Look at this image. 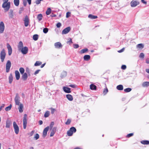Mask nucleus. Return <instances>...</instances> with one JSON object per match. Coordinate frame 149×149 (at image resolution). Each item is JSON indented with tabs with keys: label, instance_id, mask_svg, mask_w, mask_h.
<instances>
[{
	"label": "nucleus",
	"instance_id": "nucleus-14",
	"mask_svg": "<svg viewBox=\"0 0 149 149\" xmlns=\"http://www.w3.org/2000/svg\"><path fill=\"white\" fill-rule=\"evenodd\" d=\"M54 46L56 48H60L62 47V45L61 43L59 42H57L54 44Z\"/></svg>",
	"mask_w": 149,
	"mask_h": 149
},
{
	"label": "nucleus",
	"instance_id": "nucleus-51",
	"mask_svg": "<svg viewBox=\"0 0 149 149\" xmlns=\"http://www.w3.org/2000/svg\"><path fill=\"white\" fill-rule=\"evenodd\" d=\"M71 122V120L70 119H68L67 121L65 122V124L68 125H69Z\"/></svg>",
	"mask_w": 149,
	"mask_h": 149
},
{
	"label": "nucleus",
	"instance_id": "nucleus-5",
	"mask_svg": "<svg viewBox=\"0 0 149 149\" xmlns=\"http://www.w3.org/2000/svg\"><path fill=\"white\" fill-rule=\"evenodd\" d=\"M20 97L17 94L16 95L14 100L15 102V104L17 105H19L20 104Z\"/></svg>",
	"mask_w": 149,
	"mask_h": 149
},
{
	"label": "nucleus",
	"instance_id": "nucleus-2",
	"mask_svg": "<svg viewBox=\"0 0 149 149\" xmlns=\"http://www.w3.org/2000/svg\"><path fill=\"white\" fill-rule=\"evenodd\" d=\"M6 54L5 50L3 49L1 51L0 53V58L2 62L4 61L6 57Z\"/></svg>",
	"mask_w": 149,
	"mask_h": 149
},
{
	"label": "nucleus",
	"instance_id": "nucleus-17",
	"mask_svg": "<svg viewBox=\"0 0 149 149\" xmlns=\"http://www.w3.org/2000/svg\"><path fill=\"white\" fill-rule=\"evenodd\" d=\"M31 0H23V4L24 6H26L27 3V1L28 2L29 4L30 5L31 4Z\"/></svg>",
	"mask_w": 149,
	"mask_h": 149
},
{
	"label": "nucleus",
	"instance_id": "nucleus-21",
	"mask_svg": "<svg viewBox=\"0 0 149 149\" xmlns=\"http://www.w3.org/2000/svg\"><path fill=\"white\" fill-rule=\"evenodd\" d=\"M22 79L24 80H26L28 78V75L26 73H24L22 76Z\"/></svg>",
	"mask_w": 149,
	"mask_h": 149
},
{
	"label": "nucleus",
	"instance_id": "nucleus-34",
	"mask_svg": "<svg viewBox=\"0 0 149 149\" xmlns=\"http://www.w3.org/2000/svg\"><path fill=\"white\" fill-rule=\"evenodd\" d=\"M88 50V49L87 48H85L82 49L81 50L80 53L81 54H83L86 52Z\"/></svg>",
	"mask_w": 149,
	"mask_h": 149
},
{
	"label": "nucleus",
	"instance_id": "nucleus-50",
	"mask_svg": "<svg viewBox=\"0 0 149 149\" xmlns=\"http://www.w3.org/2000/svg\"><path fill=\"white\" fill-rule=\"evenodd\" d=\"M71 13L70 12H68L66 13V17L68 18L70 16Z\"/></svg>",
	"mask_w": 149,
	"mask_h": 149
},
{
	"label": "nucleus",
	"instance_id": "nucleus-62",
	"mask_svg": "<svg viewBox=\"0 0 149 149\" xmlns=\"http://www.w3.org/2000/svg\"><path fill=\"white\" fill-rule=\"evenodd\" d=\"M40 70H36L34 72V74L35 75H36L37 74H38L39 73V72L40 71Z\"/></svg>",
	"mask_w": 149,
	"mask_h": 149
},
{
	"label": "nucleus",
	"instance_id": "nucleus-6",
	"mask_svg": "<svg viewBox=\"0 0 149 149\" xmlns=\"http://www.w3.org/2000/svg\"><path fill=\"white\" fill-rule=\"evenodd\" d=\"M19 51H21L23 54H25L28 53V49L27 47H23Z\"/></svg>",
	"mask_w": 149,
	"mask_h": 149
},
{
	"label": "nucleus",
	"instance_id": "nucleus-54",
	"mask_svg": "<svg viewBox=\"0 0 149 149\" xmlns=\"http://www.w3.org/2000/svg\"><path fill=\"white\" fill-rule=\"evenodd\" d=\"M61 26V24L60 22L58 23L56 25V26L57 28H60Z\"/></svg>",
	"mask_w": 149,
	"mask_h": 149
},
{
	"label": "nucleus",
	"instance_id": "nucleus-1",
	"mask_svg": "<svg viewBox=\"0 0 149 149\" xmlns=\"http://www.w3.org/2000/svg\"><path fill=\"white\" fill-rule=\"evenodd\" d=\"M10 6V2H3L2 5V7L4 8L5 11L7 12L9 9Z\"/></svg>",
	"mask_w": 149,
	"mask_h": 149
},
{
	"label": "nucleus",
	"instance_id": "nucleus-39",
	"mask_svg": "<svg viewBox=\"0 0 149 149\" xmlns=\"http://www.w3.org/2000/svg\"><path fill=\"white\" fill-rule=\"evenodd\" d=\"M19 71L21 74H23L24 73V70L23 68H20L19 69Z\"/></svg>",
	"mask_w": 149,
	"mask_h": 149
},
{
	"label": "nucleus",
	"instance_id": "nucleus-9",
	"mask_svg": "<svg viewBox=\"0 0 149 149\" xmlns=\"http://www.w3.org/2000/svg\"><path fill=\"white\" fill-rule=\"evenodd\" d=\"M4 30V25L3 22H1L0 23V33H2Z\"/></svg>",
	"mask_w": 149,
	"mask_h": 149
},
{
	"label": "nucleus",
	"instance_id": "nucleus-49",
	"mask_svg": "<svg viewBox=\"0 0 149 149\" xmlns=\"http://www.w3.org/2000/svg\"><path fill=\"white\" fill-rule=\"evenodd\" d=\"M54 123L53 122H52L49 125V127L51 129H52V128L53 127V125H54Z\"/></svg>",
	"mask_w": 149,
	"mask_h": 149
},
{
	"label": "nucleus",
	"instance_id": "nucleus-58",
	"mask_svg": "<svg viewBox=\"0 0 149 149\" xmlns=\"http://www.w3.org/2000/svg\"><path fill=\"white\" fill-rule=\"evenodd\" d=\"M72 43V40L71 38H70V40L67 42V44H70Z\"/></svg>",
	"mask_w": 149,
	"mask_h": 149
},
{
	"label": "nucleus",
	"instance_id": "nucleus-18",
	"mask_svg": "<svg viewBox=\"0 0 149 149\" xmlns=\"http://www.w3.org/2000/svg\"><path fill=\"white\" fill-rule=\"evenodd\" d=\"M15 77L17 80H18L20 78V74L19 71L17 70H16L15 72Z\"/></svg>",
	"mask_w": 149,
	"mask_h": 149
},
{
	"label": "nucleus",
	"instance_id": "nucleus-48",
	"mask_svg": "<svg viewBox=\"0 0 149 149\" xmlns=\"http://www.w3.org/2000/svg\"><path fill=\"white\" fill-rule=\"evenodd\" d=\"M73 45L74 48L75 49L79 47V46L78 45L75 44H73Z\"/></svg>",
	"mask_w": 149,
	"mask_h": 149
},
{
	"label": "nucleus",
	"instance_id": "nucleus-7",
	"mask_svg": "<svg viewBox=\"0 0 149 149\" xmlns=\"http://www.w3.org/2000/svg\"><path fill=\"white\" fill-rule=\"evenodd\" d=\"M24 21L25 26L26 27L27 26L29 25V19L27 16L26 15L25 17Z\"/></svg>",
	"mask_w": 149,
	"mask_h": 149
},
{
	"label": "nucleus",
	"instance_id": "nucleus-56",
	"mask_svg": "<svg viewBox=\"0 0 149 149\" xmlns=\"http://www.w3.org/2000/svg\"><path fill=\"white\" fill-rule=\"evenodd\" d=\"M10 127V123H9L6 122V127L7 128H9Z\"/></svg>",
	"mask_w": 149,
	"mask_h": 149
},
{
	"label": "nucleus",
	"instance_id": "nucleus-40",
	"mask_svg": "<svg viewBox=\"0 0 149 149\" xmlns=\"http://www.w3.org/2000/svg\"><path fill=\"white\" fill-rule=\"evenodd\" d=\"M12 107V105L11 104H10L8 107H6L5 109V110L6 111H8L10 110Z\"/></svg>",
	"mask_w": 149,
	"mask_h": 149
},
{
	"label": "nucleus",
	"instance_id": "nucleus-32",
	"mask_svg": "<svg viewBox=\"0 0 149 149\" xmlns=\"http://www.w3.org/2000/svg\"><path fill=\"white\" fill-rule=\"evenodd\" d=\"M14 3L15 5L17 6L19 4V0H14Z\"/></svg>",
	"mask_w": 149,
	"mask_h": 149
},
{
	"label": "nucleus",
	"instance_id": "nucleus-47",
	"mask_svg": "<svg viewBox=\"0 0 149 149\" xmlns=\"http://www.w3.org/2000/svg\"><path fill=\"white\" fill-rule=\"evenodd\" d=\"M108 92V90L107 88H106L105 89H104L103 91V93L104 95H106Z\"/></svg>",
	"mask_w": 149,
	"mask_h": 149
},
{
	"label": "nucleus",
	"instance_id": "nucleus-15",
	"mask_svg": "<svg viewBox=\"0 0 149 149\" xmlns=\"http://www.w3.org/2000/svg\"><path fill=\"white\" fill-rule=\"evenodd\" d=\"M56 129L57 128L56 127H54L53 128H52L51 132L50 133V136L52 137L54 135L56 131Z\"/></svg>",
	"mask_w": 149,
	"mask_h": 149
},
{
	"label": "nucleus",
	"instance_id": "nucleus-59",
	"mask_svg": "<svg viewBox=\"0 0 149 149\" xmlns=\"http://www.w3.org/2000/svg\"><path fill=\"white\" fill-rule=\"evenodd\" d=\"M27 115L25 114L24 115L23 119V120H27Z\"/></svg>",
	"mask_w": 149,
	"mask_h": 149
},
{
	"label": "nucleus",
	"instance_id": "nucleus-19",
	"mask_svg": "<svg viewBox=\"0 0 149 149\" xmlns=\"http://www.w3.org/2000/svg\"><path fill=\"white\" fill-rule=\"evenodd\" d=\"M142 86L144 87H148L149 86V82L145 81L143 82L142 84Z\"/></svg>",
	"mask_w": 149,
	"mask_h": 149
},
{
	"label": "nucleus",
	"instance_id": "nucleus-16",
	"mask_svg": "<svg viewBox=\"0 0 149 149\" xmlns=\"http://www.w3.org/2000/svg\"><path fill=\"white\" fill-rule=\"evenodd\" d=\"M63 89L64 92L66 93H70L71 92L70 88H69L64 87L63 88Z\"/></svg>",
	"mask_w": 149,
	"mask_h": 149
},
{
	"label": "nucleus",
	"instance_id": "nucleus-45",
	"mask_svg": "<svg viewBox=\"0 0 149 149\" xmlns=\"http://www.w3.org/2000/svg\"><path fill=\"white\" fill-rule=\"evenodd\" d=\"M43 0H36L35 3L37 5H38L40 3L41 1H42Z\"/></svg>",
	"mask_w": 149,
	"mask_h": 149
},
{
	"label": "nucleus",
	"instance_id": "nucleus-12",
	"mask_svg": "<svg viewBox=\"0 0 149 149\" xmlns=\"http://www.w3.org/2000/svg\"><path fill=\"white\" fill-rule=\"evenodd\" d=\"M49 129V127L47 126L45 128L44 130L43 133V136L45 137L47 135V132L48 131Z\"/></svg>",
	"mask_w": 149,
	"mask_h": 149
},
{
	"label": "nucleus",
	"instance_id": "nucleus-36",
	"mask_svg": "<svg viewBox=\"0 0 149 149\" xmlns=\"http://www.w3.org/2000/svg\"><path fill=\"white\" fill-rule=\"evenodd\" d=\"M141 143L143 144H149V141H141Z\"/></svg>",
	"mask_w": 149,
	"mask_h": 149
},
{
	"label": "nucleus",
	"instance_id": "nucleus-29",
	"mask_svg": "<svg viewBox=\"0 0 149 149\" xmlns=\"http://www.w3.org/2000/svg\"><path fill=\"white\" fill-rule=\"evenodd\" d=\"M42 14H38L37 17V18L39 21H40L42 19Z\"/></svg>",
	"mask_w": 149,
	"mask_h": 149
},
{
	"label": "nucleus",
	"instance_id": "nucleus-13",
	"mask_svg": "<svg viewBox=\"0 0 149 149\" xmlns=\"http://www.w3.org/2000/svg\"><path fill=\"white\" fill-rule=\"evenodd\" d=\"M23 47V44L22 41L19 42L17 45L18 50L19 51Z\"/></svg>",
	"mask_w": 149,
	"mask_h": 149
},
{
	"label": "nucleus",
	"instance_id": "nucleus-33",
	"mask_svg": "<svg viewBox=\"0 0 149 149\" xmlns=\"http://www.w3.org/2000/svg\"><path fill=\"white\" fill-rule=\"evenodd\" d=\"M51 9L50 8H48L47 9V10L46 12V14L47 15H49L51 13Z\"/></svg>",
	"mask_w": 149,
	"mask_h": 149
},
{
	"label": "nucleus",
	"instance_id": "nucleus-55",
	"mask_svg": "<svg viewBox=\"0 0 149 149\" xmlns=\"http://www.w3.org/2000/svg\"><path fill=\"white\" fill-rule=\"evenodd\" d=\"M121 68L123 70H125L126 68V66L125 65H123L121 66Z\"/></svg>",
	"mask_w": 149,
	"mask_h": 149
},
{
	"label": "nucleus",
	"instance_id": "nucleus-35",
	"mask_svg": "<svg viewBox=\"0 0 149 149\" xmlns=\"http://www.w3.org/2000/svg\"><path fill=\"white\" fill-rule=\"evenodd\" d=\"M73 132L70 129L68 132H67V135L68 136H72L73 134Z\"/></svg>",
	"mask_w": 149,
	"mask_h": 149
},
{
	"label": "nucleus",
	"instance_id": "nucleus-63",
	"mask_svg": "<svg viewBox=\"0 0 149 149\" xmlns=\"http://www.w3.org/2000/svg\"><path fill=\"white\" fill-rule=\"evenodd\" d=\"M146 63L147 64H149V58H148L146 60Z\"/></svg>",
	"mask_w": 149,
	"mask_h": 149
},
{
	"label": "nucleus",
	"instance_id": "nucleus-64",
	"mask_svg": "<svg viewBox=\"0 0 149 149\" xmlns=\"http://www.w3.org/2000/svg\"><path fill=\"white\" fill-rule=\"evenodd\" d=\"M26 73H28L30 72V71L29 69L28 68H26Z\"/></svg>",
	"mask_w": 149,
	"mask_h": 149
},
{
	"label": "nucleus",
	"instance_id": "nucleus-3",
	"mask_svg": "<svg viewBox=\"0 0 149 149\" xmlns=\"http://www.w3.org/2000/svg\"><path fill=\"white\" fill-rule=\"evenodd\" d=\"M13 125L15 133L16 134H18L19 131V128L18 126L15 121L13 122Z\"/></svg>",
	"mask_w": 149,
	"mask_h": 149
},
{
	"label": "nucleus",
	"instance_id": "nucleus-42",
	"mask_svg": "<svg viewBox=\"0 0 149 149\" xmlns=\"http://www.w3.org/2000/svg\"><path fill=\"white\" fill-rule=\"evenodd\" d=\"M132 90V89L130 88H127L124 89V91L126 92H129Z\"/></svg>",
	"mask_w": 149,
	"mask_h": 149
},
{
	"label": "nucleus",
	"instance_id": "nucleus-46",
	"mask_svg": "<svg viewBox=\"0 0 149 149\" xmlns=\"http://www.w3.org/2000/svg\"><path fill=\"white\" fill-rule=\"evenodd\" d=\"M139 57L140 58H143L144 57V54L143 53H140V54L139 55Z\"/></svg>",
	"mask_w": 149,
	"mask_h": 149
},
{
	"label": "nucleus",
	"instance_id": "nucleus-8",
	"mask_svg": "<svg viewBox=\"0 0 149 149\" xmlns=\"http://www.w3.org/2000/svg\"><path fill=\"white\" fill-rule=\"evenodd\" d=\"M71 28L70 27H68L63 29L62 31L63 34H65L68 33L70 31Z\"/></svg>",
	"mask_w": 149,
	"mask_h": 149
},
{
	"label": "nucleus",
	"instance_id": "nucleus-57",
	"mask_svg": "<svg viewBox=\"0 0 149 149\" xmlns=\"http://www.w3.org/2000/svg\"><path fill=\"white\" fill-rule=\"evenodd\" d=\"M133 135V133H130L129 134H128L127 136V137H130L132 136Z\"/></svg>",
	"mask_w": 149,
	"mask_h": 149
},
{
	"label": "nucleus",
	"instance_id": "nucleus-10",
	"mask_svg": "<svg viewBox=\"0 0 149 149\" xmlns=\"http://www.w3.org/2000/svg\"><path fill=\"white\" fill-rule=\"evenodd\" d=\"M7 47L8 49V55L10 56L12 52L11 47L8 43H7Z\"/></svg>",
	"mask_w": 149,
	"mask_h": 149
},
{
	"label": "nucleus",
	"instance_id": "nucleus-25",
	"mask_svg": "<svg viewBox=\"0 0 149 149\" xmlns=\"http://www.w3.org/2000/svg\"><path fill=\"white\" fill-rule=\"evenodd\" d=\"M9 82L10 84H11L13 80V77L12 74H10V75L9 78Z\"/></svg>",
	"mask_w": 149,
	"mask_h": 149
},
{
	"label": "nucleus",
	"instance_id": "nucleus-22",
	"mask_svg": "<svg viewBox=\"0 0 149 149\" xmlns=\"http://www.w3.org/2000/svg\"><path fill=\"white\" fill-rule=\"evenodd\" d=\"M67 98L70 101H72L73 100L72 96L70 94H67L66 95Z\"/></svg>",
	"mask_w": 149,
	"mask_h": 149
},
{
	"label": "nucleus",
	"instance_id": "nucleus-24",
	"mask_svg": "<svg viewBox=\"0 0 149 149\" xmlns=\"http://www.w3.org/2000/svg\"><path fill=\"white\" fill-rule=\"evenodd\" d=\"M90 56L89 55H85L84 57V60L88 61L90 59Z\"/></svg>",
	"mask_w": 149,
	"mask_h": 149
},
{
	"label": "nucleus",
	"instance_id": "nucleus-30",
	"mask_svg": "<svg viewBox=\"0 0 149 149\" xmlns=\"http://www.w3.org/2000/svg\"><path fill=\"white\" fill-rule=\"evenodd\" d=\"M67 72L65 71H63L61 74V77L62 78L65 77L67 75Z\"/></svg>",
	"mask_w": 149,
	"mask_h": 149
},
{
	"label": "nucleus",
	"instance_id": "nucleus-37",
	"mask_svg": "<svg viewBox=\"0 0 149 149\" xmlns=\"http://www.w3.org/2000/svg\"><path fill=\"white\" fill-rule=\"evenodd\" d=\"M50 114V113L49 112L47 111L45 112V114H44V117L45 118H47L48 117L49 115Z\"/></svg>",
	"mask_w": 149,
	"mask_h": 149
},
{
	"label": "nucleus",
	"instance_id": "nucleus-38",
	"mask_svg": "<svg viewBox=\"0 0 149 149\" xmlns=\"http://www.w3.org/2000/svg\"><path fill=\"white\" fill-rule=\"evenodd\" d=\"M33 39L35 41L37 40L38 38V36L37 34H35L33 36Z\"/></svg>",
	"mask_w": 149,
	"mask_h": 149
},
{
	"label": "nucleus",
	"instance_id": "nucleus-43",
	"mask_svg": "<svg viewBox=\"0 0 149 149\" xmlns=\"http://www.w3.org/2000/svg\"><path fill=\"white\" fill-rule=\"evenodd\" d=\"M70 129L73 133L75 132L76 131V128L74 127H71Z\"/></svg>",
	"mask_w": 149,
	"mask_h": 149
},
{
	"label": "nucleus",
	"instance_id": "nucleus-53",
	"mask_svg": "<svg viewBox=\"0 0 149 149\" xmlns=\"http://www.w3.org/2000/svg\"><path fill=\"white\" fill-rule=\"evenodd\" d=\"M50 109L51 110V113L52 114H53V113H54V112L56 111V110L54 109V108H51Z\"/></svg>",
	"mask_w": 149,
	"mask_h": 149
},
{
	"label": "nucleus",
	"instance_id": "nucleus-60",
	"mask_svg": "<svg viewBox=\"0 0 149 149\" xmlns=\"http://www.w3.org/2000/svg\"><path fill=\"white\" fill-rule=\"evenodd\" d=\"M124 49H125V48H123L122 49H121V50H120L119 51H118V52H119V53L122 52H123V51H124Z\"/></svg>",
	"mask_w": 149,
	"mask_h": 149
},
{
	"label": "nucleus",
	"instance_id": "nucleus-52",
	"mask_svg": "<svg viewBox=\"0 0 149 149\" xmlns=\"http://www.w3.org/2000/svg\"><path fill=\"white\" fill-rule=\"evenodd\" d=\"M39 136L38 134H36L35 135L34 137V138L36 139V140H37L39 138Z\"/></svg>",
	"mask_w": 149,
	"mask_h": 149
},
{
	"label": "nucleus",
	"instance_id": "nucleus-61",
	"mask_svg": "<svg viewBox=\"0 0 149 149\" xmlns=\"http://www.w3.org/2000/svg\"><path fill=\"white\" fill-rule=\"evenodd\" d=\"M5 106V104H2L1 106L0 107V111H1L3 108Z\"/></svg>",
	"mask_w": 149,
	"mask_h": 149
},
{
	"label": "nucleus",
	"instance_id": "nucleus-4",
	"mask_svg": "<svg viewBox=\"0 0 149 149\" xmlns=\"http://www.w3.org/2000/svg\"><path fill=\"white\" fill-rule=\"evenodd\" d=\"M11 63L10 60H8L6 65V72H9L11 66Z\"/></svg>",
	"mask_w": 149,
	"mask_h": 149
},
{
	"label": "nucleus",
	"instance_id": "nucleus-11",
	"mask_svg": "<svg viewBox=\"0 0 149 149\" xmlns=\"http://www.w3.org/2000/svg\"><path fill=\"white\" fill-rule=\"evenodd\" d=\"M139 4V2L133 0L130 3L131 6L132 7H135L137 6Z\"/></svg>",
	"mask_w": 149,
	"mask_h": 149
},
{
	"label": "nucleus",
	"instance_id": "nucleus-26",
	"mask_svg": "<svg viewBox=\"0 0 149 149\" xmlns=\"http://www.w3.org/2000/svg\"><path fill=\"white\" fill-rule=\"evenodd\" d=\"M116 88L118 90H122L123 89V86L122 85H119L116 86Z\"/></svg>",
	"mask_w": 149,
	"mask_h": 149
},
{
	"label": "nucleus",
	"instance_id": "nucleus-27",
	"mask_svg": "<svg viewBox=\"0 0 149 149\" xmlns=\"http://www.w3.org/2000/svg\"><path fill=\"white\" fill-rule=\"evenodd\" d=\"M90 88L92 90H96V86L93 84H91L90 85Z\"/></svg>",
	"mask_w": 149,
	"mask_h": 149
},
{
	"label": "nucleus",
	"instance_id": "nucleus-20",
	"mask_svg": "<svg viewBox=\"0 0 149 149\" xmlns=\"http://www.w3.org/2000/svg\"><path fill=\"white\" fill-rule=\"evenodd\" d=\"M19 106L18 109L19 111L20 112L22 113L23 111V105L22 104H20Z\"/></svg>",
	"mask_w": 149,
	"mask_h": 149
},
{
	"label": "nucleus",
	"instance_id": "nucleus-41",
	"mask_svg": "<svg viewBox=\"0 0 149 149\" xmlns=\"http://www.w3.org/2000/svg\"><path fill=\"white\" fill-rule=\"evenodd\" d=\"M42 64L41 62H40L38 61H36V63L34 64V65L35 66H39L41 65Z\"/></svg>",
	"mask_w": 149,
	"mask_h": 149
},
{
	"label": "nucleus",
	"instance_id": "nucleus-23",
	"mask_svg": "<svg viewBox=\"0 0 149 149\" xmlns=\"http://www.w3.org/2000/svg\"><path fill=\"white\" fill-rule=\"evenodd\" d=\"M88 17L91 19H95L97 18V16L93 15L91 14L89 15L88 16Z\"/></svg>",
	"mask_w": 149,
	"mask_h": 149
},
{
	"label": "nucleus",
	"instance_id": "nucleus-28",
	"mask_svg": "<svg viewBox=\"0 0 149 149\" xmlns=\"http://www.w3.org/2000/svg\"><path fill=\"white\" fill-rule=\"evenodd\" d=\"M137 48L142 49L144 47V45L142 44H139L136 45Z\"/></svg>",
	"mask_w": 149,
	"mask_h": 149
},
{
	"label": "nucleus",
	"instance_id": "nucleus-44",
	"mask_svg": "<svg viewBox=\"0 0 149 149\" xmlns=\"http://www.w3.org/2000/svg\"><path fill=\"white\" fill-rule=\"evenodd\" d=\"M48 29L47 28H45L43 29V32L45 33H47L48 32Z\"/></svg>",
	"mask_w": 149,
	"mask_h": 149
},
{
	"label": "nucleus",
	"instance_id": "nucleus-31",
	"mask_svg": "<svg viewBox=\"0 0 149 149\" xmlns=\"http://www.w3.org/2000/svg\"><path fill=\"white\" fill-rule=\"evenodd\" d=\"M24 129H25L26 128L27 123V120H23Z\"/></svg>",
	"mask_w": 149,
	"mask_h": 149
}]
</instances>
